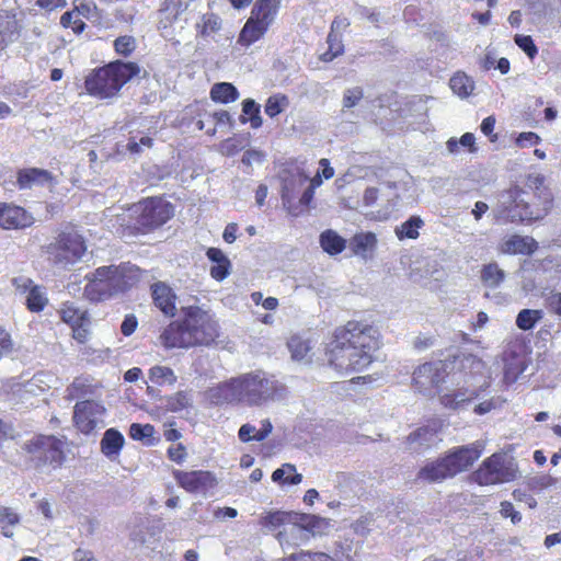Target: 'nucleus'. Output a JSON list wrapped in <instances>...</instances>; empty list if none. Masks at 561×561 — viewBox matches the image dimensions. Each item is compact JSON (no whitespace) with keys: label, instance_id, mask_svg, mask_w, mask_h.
<instances>
[{"label":"nucleus","instance_id":"nucleus-1","mask_svg":"<svg viewBox=\"0 0 561 561\" xmlns=\"http://www.w3.org/2000/svg\"><path fill=\"white\" fill-rule=\"evenodd\" d=\"M379 330L364 321H348L335 329L328 346L331 366L345 374L364 370L379 348Z\"/></svg>","mask_w":561,"mask_h":561},{"label":"nucleus","instance_id":"nucleus-2","mask_svg":"<svg viewBox=\"0 0 561 561\" xmlns=\"http://www.w3.org/2000/svg\"><path fill=\"white\" fill-rule=\"evenodd\" d=\"M135 62L113 61L104 67L94 69L85 78V89L90 95L108 99L116 95L122 87L139 73Z\"/></svg>","mask_w":561,"mask_h":561},{"label":"nucleus","instance_id":"nucleus-3","mask_svg":"<svg viewBox=\"0 0 561 561\" xmlns=\"http://www.w3.org/2000/svg\"><path fill=\"white\" fill-rule=\"evenodd\" d=\"M127 271L128 267L121 264L101 266L87 274L84 278L88 283L83 291L84 297L92 302H99L123 293L130 286Z\"/></svg>","mask_w":561,"mask_h":561},{"label":"nucleus","instance_id":"nucleus-4","mask_svg":"<svg viewBox=\"0 0 561 561\" xmlns=\"http://www.w3.org/2000/svg\"><path fill=\"white\" fill-rule=\"evenodd\" d=\"M24 449L42 472L60 468L65 461L64 443L55 436L39 435L25 443Z\"/></svg>","mask_w":561,"mask_h":561},{"label":"nucleus","instance_id":"nucleus-5","mask_svg":"<svg viewBox=\"0 0 561 561\" xmlns=\"http://www.w3.org/2000/svg\"><path fill=\"white\" fill-rule=\"evenodd\" d=\"M240 403L253 407L272 400L276 393V380L256 370L238 376Z\"/></svg>","mask_w":561,"mask_h":561},{"label":"nucleus","instance_id":"nucleus-6","mask_svg":"<svg viewBox=\"0 0 561 561\" xmlns=\"http://www.w3.org/2000/svg\"><path fill=\"white\" fill-rule=\"evenodd\" d=\"M517 476L515 459L505 453H494L482 461L474 472V480L480 485H493L514 481Z\"/></svg>","mask_w":561,"mask_h":561},{"label":"nucleus","instance_id":"nucleus-7","mask_svg":"<svg viewBox=\"0 0 561 561\" xmlns=\"http://www.w3.org/2000/svg\"><path fill=\"white\" fill-rule=\"evenodd\" d=\"M136 229L140 233H147L164 225L174 214L170 202L161 197H151L140 202L136 208Z\"/></svg>","mask_w":561,"mask_h":561},{"label":"nucleus","instance_id":"nucleus-8","mask_svg":"<svg viewBox=\"0 0 561 561\" xmlns=\"http://www.w3.org/2000/svg\"><path fill=\"white\" fill-rule=\"evenodd\" d=\"M87 251L84 240L77 233H61L47 247L49 260L58 267L67 268L79 262Z\"/></svg>","mask_w":561,"mask_h":561},{"label":"nucleus","instance_id":"nucleus-9","mask_svg":"<svg viewBox=\"0 0 561 561\" xmlns=\"http://www.w3.org/2000/svg\"><path fill=\"white\" fill-rule=\"evenodd\" d=\"M183 317L195 345H208L214 342L218 335V325L208 312L198 307H187L183 309Z\"/></svg>","mask_w":561,"mask_h":561},{"label":"nucleus","instance_id":"nucleus-10","mask_svg":"<svg viewBox=\"0 0 561 561\" xmlns=\"http://www.w3.org/2000/svg\"><path fill=\"white\" fill-rule=\"evenodd\" d=\"M526 193L515 186L500 195L499 204L506 217L512 221L533 220L541 217V214L533 210L529 203L525 199Z\"/></svg>","mask_w":561,"mask_h":561},{"label":"nucleus","instance_id":"nucleus-11","mask_svg":"<svg viewBox=\"0 0 561 561\" xmlns=\"http://www.w3.org/2000/svg\"><path fill=\"white\" fill-rule=\"evenodd\" d=\"M448 366L443 360L430 362L419 366L413 373V382L417 390L426 396L436 392L448 375Z\"/></svg>","mask_w":561,"mask_h":561},{"label":"nucleus","instance_id":"nucleus-12","mask_svg":"<svg viewBox=\"0 0 561 561\" xmlns=\"http://www.w3.org/2000/svg\"><path fill=\"white\" fill-rule=\"evenodd\" d=\"M105 412L104 405L98 401H80L75 405L73 421L81 433L90 434L96 427L104 426Z\"/></svg>","mask_w":561,"mask_h":561},{"label":"nucleus","instance_id":"nucleus-13","mask_svg":"<svg viewBox=\"0 0 561 561\" xmlns=\"http://www.w3.org/2000/svg\"><path fill=\"white\" fill-rule=\"evenodd\" d=\"M485 448L484 440L451 449L444 458L454 476L469 469Z\"/></svg>","mask_w":561,"mask_h":561},{"label":"nucleus","instance_id":"nucleus-14","mask_svg":"<svg viewBox=\"0 0 561 561\" xmlns=\"http://www.w3.org/2000/svg\"><path fill=\"white\" fill-rule=\"evenodd\" d=\"M454 368H456L457 371L453 373L451 378L453 380H457V385L461 382L457 378V375H462L463 385H473L484 378L485 364L473 354H466L458 357L455 360Z\"/></svg>","mask_w":561,"mask_h":561},{"label":"nucleus","instance_id":"nucleus-15","mask_svg":"<svg viewBox=\"0 0 561 561\" xmlns=\"http://www.w3.org/2000/svg\"><path fill=\"white\" fill-rule=\"evenodd\" d=\"M173 476L178 484L190 493H204L216 484V479L209 471L175 470Z\"/></svg>","mask_w":561,"mask_h":561},{"label":"nucleus","instance_id":"nucleus-16","mask_svg":"<svg viewBox=\"0 0 561 561\" xmlns=\"http://www.w3.org/2000/svg\"><path fill=\"white\" fill-rule=\"evenodd\" d=\"M165 348H188L195 346L184 321L170 323L160 335Z\"/></svg>","mask_w":561,"mask_h":561},{"label":"nucleus","instance_id":"nucleus-17","mask_svg":"<svg viewBox=\"0 0 561 561\" xmlns=\"http://www.w3.org/2000/svg\"><path fill=\"white\" fill-rule=\"evenodd\" d=\"M0 219L3 229H23L34 222L33 216L24 208L7 203H1Z\"/></svg>","mask_w":561,"mask_h":561},{"label":"nucleus","instance_id":"nucleus-18","mask_svg":"<svg viewBox=\"0 0 561 561\" xmlns=\"http://www.w3.org/2000/svg\"><path fill=\"white\" fill-rule=\"evenodd\" d=\"M16 183L20 190H31L36 186L53 187L56 181L45 169L26 168L18 171Z\"/></svg>","mask_w":561,"mask_h":561},{"label":"nucleus","instance_id":"nucleus-19","mask_svg":"<svg viewBox=\"0 0 561 561\" xmlns=\"http://www.w3.org/2000/svg\"><path fill=\"white\" fill-rule=\"evenodd\" d=\"M207 399L215 405L240 403L238 377L209 388Z\"/></svg>","mask_w":561,"mask_h":561},{"label":"nucleus","instance_id":"nucleus-20","mask_svg":"<svg viewBox=\"0 0 561 561\" xmlns=\"http://www.w3.org/2000/svg\"><path fill=\"white\" fill-rule=\"evenodd\" d=\"M277 539L283 548H294L307 543L310 537L299 520L293 518L284 529L278 531Z\"/></svg>","mask_w":561,"mask_h":561},{"label":"nucleus","instance_id":"nucleus-21","mask_svg":"<svg viewBox=\"0 0 561 561\" xmlns=\"http://www.w3.org/2000/svg\"><path fill=\"white\" fill-rule=\"evenodd\" d=\"M282 181V201L284 204H290L299 190L308 183V176L301 172L283 171Z\"/></svg>","mask_w":561,"mask_h":561},{"label":"nucleus","instance_id":"nucleus-22","mask_svg":"<svg viewBox=\"0 0 561 561\" xmlns=\"http://www.w3.org/2000/svg\"><path fill=\"white\" fill-rule=\"evenodd\" d=\"M188 8L186 0H164L159 9V24L168 27L180 21Z\"/></svg>","mask_w":561,"mask_h":561},{"label":"nucleus","instance_id":"nucleus-23","mask_svg":"<svg viewBox=\"0 0 561 561\" xmlns=\"http://www.w3.org/2000/svg\"><path fill=\"white\" fill-rule=\"evenodd\" d=\"M471 386L472 385H467V387L459 388L453 393L442 396V404L454 410L463 409L467 403L479 397V390L471 388Z\"/></svg>","mask_w":561,"mask_h":561},{"label":"nucleus","instance_id":"nucleus-24","mask_svg":"<svg viewBox=\"0 0 561 561\" xmlns=\"http://www.w3.org/2000/svg\"><path fill=\"white\" fill-rule=\"evenodd\" d=\"M450 477H454V474L444 457L436 461L428 462L417 474L419 479L430 483L440 482Z\"/></svg>","mask_w":561,"mask_h":561},{"label":"nucleus","instance_id":"nucleus-25","mask_svg":"<svg viewBox=\"0 0 561 561\" xmlns=\"http://www.w3.org/2000/svg\"><path fill=\"white\" fill-rule=\"evenodd\" d=\"M154 305L165 314L173 317L175 311V295L171 288L162 283L152 286Z\"/></svg>","mask_w":561,"mask_h":561},{"label":"nucleus","instance_id":"nucleus-26","mask_svg":"<svg viewBox=\"0 0 561 561\" xmlns=\"http://www.w3.org/2000/svg\"><path fill=\"white\" fill-rule=\"evenodd\" d=\"M436 433L427 427H420L412 432L408 438V448L413 453H422L436 444Z\"/></svg>","mask_w":561,"mask_h":561},{"label":"nucleus","instance_id":"nucleus-27","mask_svg":"<svg viewBox=\"0 0 561 561\" xmlns=\"http://www.w3.org/2000/svg\"><path fill=\"white\" fill-rule=\"evenodd\" d=\"M124 443L125 438L119 431L116 428H108L105 431L101 439V451L105 457L113 460L119 455Z\"/></svg>","mask_w":561,"mask_h":561},{"label":"nucleus","instance_id":"nucleus-28","mask_svg":"<svg viewBox=\"0 0 561 561\" xmlns=\"http://www.w3.org/2000/svg\"><path fill=\"white\" fill-rule=\"evenodd\" d=\"M377 244L376 234L373 232H362L355 234L350 240L351 251L363 259H368Z\"/></svg>","mask_w":561,"mask_h":561},{"label":"nucleus","instance_id":"nucleus-29","mask_svg":"<svg viewBox=\"0 0 561 561\" xmlns=\"http://www.w3.org/2000/svg\"><path fill=\"white\" fill-rule=\"evenodd\" d=\"M279 0H257L252 10L253 19L268 26L277 13Z\"/></svg>","mask_w":561,"mask_h":561},{"label":"nucleus","instance_id":"nucleus-30","mask_svg":"<svg viewBox=\"0 0 561 561\" xmlns=\"http://www.w3.org/2000/svg\"><path fill=\"white\" fill-rule=\"evenodd\" d=\"M267 28L268 26L253 18H250L241 30L238 42L243 46H250L260 39Z\"/></svg>","mask_w":561,"mask_h":561},{"label":"nucleus","instance_id":"nucleus-31","mask_svg":"<svg viewBox=\"0 0 561 561\" xmlns=\"http://www.w3.org/2000/svg\"><path fill=\"white\" fill-rule=\"evenodd\" d=\"M294 518L299 520L300 525H302L310 538L317 535H322L329 525L325 518L312 514L296 513Z\"/></svg>","mask_w":561,"mask_h":561},{"label":"nucleus","instance_id":"nucleus-32","mask_svg":"<svg viewBox=\"0 0 561 561\" xmlns=\"http://www.w3.org/2000/svg\"><path fill=\"white\" fill-rule=\"evenodd\" d=\"M241 124L250 123L253 129L262 126L261 106L253 99H245L242 102V114L239 117Z\"/></svg>","mask_w":561,"mask_h":561},{"label":"nucleus","instance_id":"nucleus-33","mask_svg":"<svg viewBox=\"0 0 561 561\" xmlns=\"http://www.w3.org/2000/svg\"><path fill=\"white\" fill-rule=\"evenodd\" d=\"M239 92L230 82L215 83L210 89V99L217 103H230L237 101Z\"/></svg>","mask_w":561,"mask_h":561},{"label":"nucleus","instance_id":"nucleus-34","mask_svg":"<svg viewBox=\"0 0 561 561\" xmlns=\"http://www.w3.org/2000/svg\"><path fill=\"white\" fill-rule=\"evenodd\" d=\"M197 34L204 38H214V35L221 28V19L215 13H205L196 22Z\"/></svg>","mask_w":561,"mask_h":561},{"label":"nucleus","instance_id":"nucleus-35","mask_svg":"<svg viewBox=\"0 0 561 561\" xmlns=\"http://www.w3.org/2000/svg\"><path fill=\"white\" fill-rule=\"evenodd\" d=\"M59 313L61 320L69 325L81 324L89 319L88 311L78 307L76 302H64Z\"/></svg>","mask_w":561,"mask_h":561},{"label":"nucleus","instance_id":"nucleus-36","mask_svg":"<svg viewBox=\"0 0 561 561\" xmlns=\"http://www.w3.org/2000/svg\"><path fill=\"white\" fill-rule=\"evenodd\" d=\"M424 226V221L420 216H411L401 225L394 228L396 237L399 240L417 239L420 236L419 230Z\"/></svg>","mask_w":561,"mask_h":561},{"label":"nucleus","instance_id":"nucleus-37","mask_svg":"<svg viewBox=\"0 0 561 561\" xmlns=\"http://www.w3.org/2000/svg\"><path fill=\"white\" fill-rule=\"evenodd\" d=\"M534 239L515 234L504 242L502 250L506 253L530 254L534 252Z\"/></svg>","mask_w":561,"mask_h":561},{"label":"nucleus","instance_id":"nucleus-38","mask_svg":"<svg viewBox=\"0 0 561 561\" xmlns=\"http://www.w3.org/2000/svg\"><path fill=\"white\" fill-rule=\"evenodd\" d=\"M320 244L324 252L336 255L345 249L346 241L335 231L325 230L320 234Z\"/></svg>","mask_w":561,"mask_h":561},{"label":"nucleus","instance_id":"nucleus-39","mask_svg":"<svg viewBox=\"0 0 561 561\" xmlns=\"http://www.w3.org/2000/svg\"><path fill=\"white\" fill-rule=\"evenodd\" d=\"M449 87L451 91L460 99L468 98L473 89L474 82L465 72H456L449 80Z\"/></svg>","mask_w":561,"mask_h":561},{"label":"nucleus","instance_id":"nucleus-40","mask_svg":"<svg viewBox=\"0 0 561 561\" xmlns=\"http://www.w3.org/2000/svg\"><path fill=\"white\" fill-rule=\"evenodd\" d=\"M272 480L276 483L296 485L302 480V476L297 472L291 463H284L272 473Z\"/></svg>","mask_w":561,"mask_h":561},{"label":"nucleus","instance_id":"nucleus-41","mask_svg":"<svg viewBox=\"0 0 561 561\" xmlns=\"http://www.w3.org/2000/svg\"><path fill=\"white\" fill-rule=\"evenodd\" d=\"M20 523V516L12 508L0 506L1 534L7 538L14 536L13 527Z\"/></svg>","mask_w":561,"mask_h":561},{"label":"nucleus","instance_id":"nucleus-42","mask_svg":"<svg viewBox=\"0 0 561 561\" xmlns=\"http://www.w3.org/2000/svg\"><path fill=\"white\" fill-rule=\"evenodd\" d=\"M363 99H364L363 88L352 87V88L345 89L343 91V96H342L341 112L343 114H347V113L353 114L354 112L352 110L355 108L356 106H358L360 104V102L363 101Z\"/></svg>","mask_w":561,"mask_h":561},{"label":"nucleus","instance_id":"nucleus-43","mask_svg":"<svg viewBox=\"0 0 561 561\" xmlns=\"http://www.w3.org/2000/svg\"><path fill=\"white\" fill-rule=\"evenodd\" d=\"M543 318V311L539 309H523L516 317V325L523 331H529Z\"/></svg>","mask_w":561,"mask_h":561},{"label":"nucleus","instance_id":"nucleus-44","mask_svg":"<svg viewBox=\"0 0 561 561\" xmlns=\"http://www.w3.org/2000/svg\"><path fill=\"white\" fill-rule=\"evenodd\" d=\"M328 49L321 54L320 58L324 62H330L344 53L342 36L336 32H330L327 38Z\"/></svg>","mask_w":561,"mask_h":561},{"label":"nucleus","instance_id":"nucleus-45","mask_svg":"<svg viewBox=\"0 0 561 561\" xmlns=\"http://www.w3.org/2000/svg\"><path fill=\"white\" fill-rule=\"evenodd\" d=\"M505 273L496 263L485 265L481 271L483 284L491 288H496L504 280Z\"/></svg>","mask_w":561,"mask_h":561},{"label":"nucleus","instance_id":"nucleus-46","mask_svg":"<svg viewBox=\"0 0 561 561\" xmlns=\"http://www.w3.org/2000/svg\"><path fill=\"white\" fill-rule=\"evenodd\" d=\"M149 379L158 386H163L174 385L178 378L171 368L157 365L150 368Z\"/></svg>","mask_w":561,"mask_h":561},{"label":"nucleus","instance_id":"nucleus-47","mask_svg":"<svg viewBox=\"0 0 561 561\" xmlns=\"http://www.w3.org/2000/svg\"><path fill=\"white\" fill-rule=\"evenodd\" d=\"M294 516H296V512H271L263 518V524L271 529L279 527L284 529L293 520Z\"/></svg>","mask_w":561,"mask_h":561},{"label":"nucleus","instance_id":"nucleus-48","mask_svg":"<svg viewBox=\"0 0 561 561\" xmlns=\"http://www.w3.org/2000/svg\"><path fill=\"white\" fill-rule=\"evenodd\" d=\"M193 398L187 391H179L167 399V409L171 412H180L192 405Z\"/></svg>","mask_w":561,"mask_h":561},{"label":"nucleus","instance_id":"nucleus-49","mask_svg":"<svg viewBox=\"0 0 561 561\" xmlns=\"http://www.w3.org/2000/svg\"><path fill=\"white\" fill-rule=\"evenodd\" d=\"M47 304L44 291L38 286H33L26 296L27 309L32 312L42 311Z\"/></svg>","mask_w":561,"mask_h":561},{"label":"nucleus","instance_id":"nucleus-50","mask_svg":"<svg viewBox=\"0 0 561 561\" xmlns=\"http://www.w3.org/2000/svg\"><path fill=\"white\" fill-rule=\"evenodd\" d=\"M288 348L295 360H302L311 350L310 342L300 336H291L288 341Z\"/></svg>","mask_w":561,"mask_h":561},{"label":"nucleus","instance_id":"nucleus-51","mask_svg":"<svg viewBox=\"0 0 561 561\" xmlns=\"http://www.w3.org/2000/svg\"><path fill=\"white\" fill-rule=\"evenodd\" d=\"M60 24L66 28H71L76 34H80L85 27V23L75 10L65 12L60 18Z\"/></svg>","mask_w":561,"mask_h":561},{"label":"nucleus","instance_id":"nucleus-52","mask_svg":"<svg viewBox=\"0 0 561 561\" xmlns=\"http://www.w3.org/2000/svg\"><path fill=\"white\" fill-rule=\"evenodd\" d=\"M283 561H335V560L324 552L300 551L297 553L289 554L288 557L284 558Z\"/></svg>","mask_w":561,"mask_h":561},{"label":"nucleus","instance_id":"nucleus-53","mask_svg":"<svg viewBox=\"0 0 561 561\" xmlns=\"http://www.w3.org/2000/svg\"><path fill=\"white\" fill-rule=\"evenodd\" d=\"M514 42L530 59L537 56L538 48L531 36L517 34L514 37Z\"/></svg>","mask_w":561,"mask_h":561},{"label":"nucleus","instance_id":"nucleus-54","mask_svg":"<svg viewBox=\"0 0 561 561\" xmlns=\"http://www.w3.org/2000/svg\"><path fill=\"white\" fill-rule=\"evenodd\" d=\"M114 47L117 54L128 56L136 48V42L133 36L124 35L114 41Z\"/></svg>","mask_w":561,"mask_h":561},{"label":"nucleus","instance_id":"nucleus-55","mask_svg":"<svg viewBox=\"0 0 561 561\" xmlns=\"http://www.w3.org/2000/svg\"><path fill=\"white\" fill-rule=\"evenodd\" d=\"M286 102V98L282 95H272L267 99L265 104V113L270 117H275L280 114L284 110L283 103Z\"/></svg>","mask_w":561,"mask_h":561},{"label":"nucleus","instance_id":"nucleus-56","mask_svg":"<svg viewBox=\"0 0 561 561\" xmlns=\"http://www.w3.org/2000/svg\"><path fill=\"white\" fill-rule=\"evenodd\" d=\"M153 434V426L150 424L133 423L129 427V435L135 440H142Z\"/></svg>","mask_w":561,"mask_h":561},{"label":"nucleus","instance_id":"nucleus-57","mask_svg":"<svg viewBox=\"0 0 561 561\" xmlns=\"http://www.w3.org/2000/svg\"><path fill=\"white\" fill-rule=\"evenodd\" d=\"M14 348V343L11 334L0 325V359L9 355Z\"/></svg>","mask_w":561,"mask_h":561},{"label":"nucleus","instance_id":"nucleus-58","mask_svg":"<svg viewBox=\"0 0 561 561\" xmlns=\"http://www.w3.org/2000/svg\"><path fill=\"white\" fill-rule=\"evenodd\" d=\"M541 138L533 131L522 133L516 139V145L520 148L536 146L540 142Z\"/></svg>","mask_w":561,"mask_h":561},{"label":"nucleus","instance_id":"nucleus-59","mask_svg":"<svg viewBox=\"0 0 561 561\" xmlns=\"http://www.w3.org/2000/svg\"><path fill=\"white\" fill-rule=\"evenodd\" d=\"M230 261H224L222 263L215 264L210 267V275L216 280H224L229 275Z\"/></svg>","mask_w":561,"mask_h":561},{"label":"nucleus","instance_id":"nucleus-60","mask_svg":"<svg viewBox=\"0 0 561 561\" xmlns=\"http://www.w3.org/2000/svg\"><path fill=\"white\" fill-rule=\"evenodd\" d=\"M208 123H210L215 127H216V125H226V124H228L230 126L233 125L232 117L227 111H219V112H215V113L210 114L208 116Z\"/></svg>","mask_w":561,"mask_h":561},{"label":"nucleus","instance_id":"nucleus-61","mask_svg":"<svg viewBox=\"0 0 561 561\" xmlns=\"http://www.w3.org/2000/svg\"><path fill=\"white\" fill-rule=\"evenodd\" d=\"M501 514L506 518H511L513 524H517L522 520L520 513L515 510L511 502L505 501L501 503Z\"/></svg>","mask_w":561,"mask_h":561},{"label":"nucleus","instance_id":"nucleus-62","mask_svg":"<svg viewBox=\"0 0 561 561\" xmlns=\"http://www.w3.org/2000/svg\"><path fill=\"white\" fill-rule=\"evenodd\" d=\"M257 434V430L254 425L250 423L243 424L238 432V437L243 443H249L255 440V435Z\"/></svg>","mask_w":561,"mask_h":561},{"label":"nucleus","instance_id":"nucleus-63","mask_svg":"<svg viewBox=\"0 0 561 561\" xmlns=\"http://www.w3.org/2000/svg\"><path fill=\"white\" fill-rule=\"evenodd\" d=\"M494 126H495V117L494 116L485 117L480 125L481 131L485 136H488L490 141H492V142L496 141V139H497V136L495 134H493Z\"/></svg>","mask_w":561,"mask_h":561},{"label":"nucleus","instance_id":"nucleus-64","mask_svg":"<svg viewBox=\"0 0 561 561\" xmlns=\"http://www.w3.org/2000/svg\"><path fill=\"white\" fill-rule=\"evenodd\" d=\"M137 319L134 314H127L121 325V331L125 336L131 335L137 328Z\"/></svg>","mask_w":561,"mask_h":561}]
</instances>
